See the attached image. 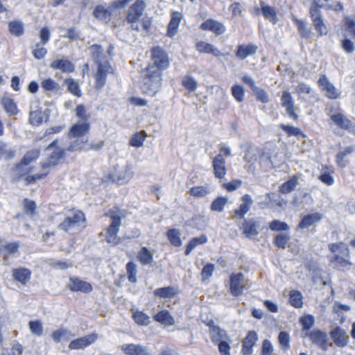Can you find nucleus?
<instances>
[{"label":"nucleus","mask_w":355,"mask_h":355,"mask_svg":"<svg viewBox=\"0 0 355 355\" xmlns=\"http://www.w3.org/2000/svg\"><path fill=\"white\" fill-rule=\"evenodd\" d=\"M146 3L143 0H137L128 9L126 17L127 22L132 30L144 31L146 33L150 29L152 21L147 16L142 17L146 8Z\"/></svg>","instance_id":"f257e3e1"},{"label":"nucleus","mask_w":355,"mask_h":355,"mask_svg":"<svg viewBox=\"0 0 355 355\" xmlns=\"http://www.w3.org/2000/svg\"><path fill=\"white\" fill-rule=\"evenodd\" d=\"M162 72L156 67H148L142 71L141 87L144 93L154 96L162 87Z\"/></svg>","instance_id":"f03ea898"},{"label":"nucleus","mask_w":355,"mask_h":355,"mask_svg":"<svg viewBox=\"0 0 355 355\" xmlns=\"http://www.w3.org/2000/svg\"><path fill=\"white\" fill-rule=\"evenodd\" d=\"M260 151L259 162L266 168H272L280 164L279 150L275 144L268 143Z\"/></svg>","instance_id":"7ed1b4c3"},{"label":"nucleus","mask_w":355,"mask_h":355,"mask_svg":"<svg viewBox=\"0 0 355 355\" xmlns=\"http://www.w3.org/2000/svg\"><path fill=\"white\" fill-rule=\"evenodd\" d=\"M85 217L80 211L74 212L72 216L67 217L62 223L58 225V228L65 232L75 234L80 232L82 228L85 227L84 224Z\"/></svg>","instance_id":"20e7f679"},{"label":"nucleus","mask_w":355,"mask_h":355,"mask_svg":"<svg viewBox=\"0 0 355 355\" xmlns=\"http://www.w3.org/2000/svg\"><path fill=\"white\" fill-rule=\"evenodd\" d=\"M134 172L130 162L121 166L114 168V172L110 175V179L113 182H117L119 184H123L129 182L133 177Z\"/></svg>","instance_id":"39448f33"},{"label":"nucleus","mask_w":355,"mask_h":355,"mask_svg":"<svg viewBox=\"0 0 355 355\" xmlns=\"http://www.w3.org/2000/svg\"><path fill=\"white\" fill-rule=\"evenodd\" d=\"M303 336L309 338L314 345L323 351H327L329 346L331 345V343H329L327 334L320 329H313L309 332H306Z\"/></svg>","instance_id":"423d86ee"},{"label":"nucleus","mask_w":355,"mask_h":355,"mask_svg":"<svg viewBox=\"0 0 355 355\" xmlns=\"http://www.w3.org/2000/svg\"><path fill=\"white\" fill-rule=\"evenodd\" d=\"M109 215L112 222L107 230L106 241L110 244L116 245L118 243L117 234L121 225V218L112 211L110 212Z\"/></svg>","instance_id":"0eeeda50"},{"label":"nucleus","mask_w":355,"mask_h":355,"mask_svg":"<svg viewBox=\"0 0 355 355\" xmlns=\"http://www.w3.org/2000/svg\"><path fill=\"white\" fill-rule=\"evenodd\" d=\"M153 64L148 67H156L160 72L166 69L169 65V59L166 52L159 46L155 47L151 51Z\"/></svg>","instance_id":"6e6552de"},{"label":"nucleus","mask_w":355,"mask_h":355,"mask_svg":"<svg viewBox=\"0 0 355 355\" xmlns=\"http://www.w3.org/2000/svg\"><path fill=\"white\" fill-rule=\"evenodd\" d=\"M113 73L114 69L110 62L98 64L95 73V88L98 90L101 89L106 84L107 75Z\"/></svg>","instance_id":"1a4fd4ad"},{"label":"nucleus","mask_w":355,"mask_h":355,"mask_svg":"<svg viewBox=\"0 0 355 355\" xmlns=\"http://www.w3.org/2000/svg\"><path fill=\"white\" fill-rule=\"evenodd\" d=\"M240 230L242 234L249 239H254L260 232L259 222L254 218L245 219Z\"/></svg>","instance_id":"9d476101"},{"label":"nucleus","mask_w":355,"mask_h":355,"mask_svg":"<svg viewBox=\"0 0 355 355\" xmlns=\"http://www.w3.org/2000/svg\"><path fill=\"white\" fill-rule=\"evenodd\" d=\"M244 275L242 272L234 273L230 276V291L234 297H239L242 295L244 289Z\"/></svg>","instance_id":"9b49d317"},{"label":"nucleus","mask_w":355,"mask_h":355,"mask_svg":"<svg viewBox=\"0 0 355 355\" xmlns=\"http://www.w3.org/2000/svg\"><path fill=\"white\" fill-rule=\"evenodd\" d=\"M331 120L339 128L355 134V123L352 122L345 115L338 112L330 116Z\"/></svg>","instance_id":"f8f14e48"},{"label":"nucleus","mask_w":355,"mask_h":355,"mask_svg":"<svg viewBox=\"0 0 355 355\" xmlns=\"http://www.w3.org/2000/svg\"><path fill=\"white\" fill-rule=\"evenodd\" d=\"M98 335L95 333H92L73 340L69 344V348L70 349H83L87 347L92 345L97 340Z\"/></svg>","instance_id":"ddd939ff"},{"label":"nucleus","mask_w":355,"mask_h":355,"mask_svg":"<svg viewBox=\"0 0 355 355\" xmlns=\"http://www.w3.org/2000/svg\"><path fill=\"white\" fill-rule=\"evenodd\" d=\"M281 103L285 108L286 114L294 120L298 119V115L295 112V102L291 93L288 91H284L281 97Z\"/></svg>","instance_id":"4468645a"},{"label":"nucleus","mask_w":355,"mask_h":355,"mask_svg":"<svg viewBox=\"0 0 355 355\" xmlns=\"http://www.w3.org/2000/svg\"><path fill=\"white\" fill-rule=\"evenodd\" d=\"M329 335L334 344L338 347H345L349 343V336L347 332L340 327L333 329L329 332Z\"/></svg>","instance_id":"2eb2a0df"},{"label":"nucleus","mask_w":355,"mask_h":355,"mask_svg":"<svg viewBox=\"0 0 355 355\" xmlns=\"http://www.w3.org/2000/svg\"><path fill=\"white\" fill-rule=\"evenodd\" d=\"M318 85L325 92L326 96L331 99H336L340 95V92L336 89L325 76H322L318 80Z\"/></svg>","instance_id":"dca6fc26"},{"label":"nucleus","mask_w":355,"mask_h":355,"mask_svg":"<svg viewBox=\"0 0 355 355\" xmlns=\"http://www.w3.org/2000/svg\"><path fill=\"white\" fill-rule=\"evenodd\" d=\"M257 340V334L254 331H250L243 340L242 353L244 355H251L253 352V347Z\"/></svg>","instance_id":"f3484780"},{"label":"nucleus","mask_w":355,"mask_h":355,"mask_svg":"<svg viewBox=\"0 0 355 355\" xmlns=\"http://www.w3.org/2000/svg\"><path fill=\"white\" fill-rule=\"evenodd\" d=\"M309 15L312 19L313 24L318 33L320 35H327L328 28L324 22L321 12H318L315 10L312 9V11Z\"/></svg>","instance_id":"a211bd4d"},{"label":"nucleus","mask_w":355,"mask_h":355,"mask_svg":"<svg viewBox=\"0 0 355 355\" xmlns=\"http://www.w3.org/2000/svg\"><path fill=\"white\" fill-rule=\"evenodd\" d=\"M200 28L204 31H210L214 33L216 35H220L225 32V26L223 24L218 21H216L211 19H207L204 21Z\"/></svg>","instance_id":"6ab92c4d"},{"label":"nucleus","mask_w":355,"mask_h":355,"mask_svg":"<svg viewBox=\"0 0 355 355\" xmlns=\"http://www.w3.org/2000/svg\"><path fill=\"white\" fill-rule=\"evenodd\" d=\"M65 155L64 149L56 148L52 153L44 160L41 164L43 168H48L56 166L60 159Z\"/></svg>","instance_id":"aec40b11"},{"label":"nucleus","mask_w":355,"mask_h":355,"mask_svg":"<svg viewBox=\"0 0 355 355\" xmlns=\"http://www.w3.org/2000/svg\"><path fill=\"white\" fill-rule=\"evenodd\" d=\"M214 175L216 178L222 179L226 175L225 159L222 154L217 155L212 162Z\"/></svg>","instance_id":"412c9836"},{"label":"nucleus","mask_w":355,"mask_h":355,"mask_svg":"<svg viewBox=\"0 0 355 355\" xmlns=\"http://www.w3.org/2000/svg\"><path fill=\"white\" fill-rule=\"evenodd\" d=\"M89 50L93 60L97 66H98V64H105V62H109L106 58L105 51L102 46L93 44L89 48Z\"/></svg>","instance_id":"4be33fe9"},{"label":"nucleus","mask_w":355,"mask_h":355,"mask_svg":"<svg viewBox=\"0 0 355 355\" xmlns=\"http://www.w3.org/2000/svg\"><path fill=\"white\" fill-rule=\"evenodd\" d=\"M68 287L71 291L74 292L81 291L83 293H89L92 290V287L89 283L77 277L70 278Z\"/></svg>","instance_id":"5701e85b"},{"label":"nucleus","mask_w":355,"mask_h":355,"mask_svg":"<svg viewBox=\"0 0 355 355\" xmlns=\"http://www.w3.org/2000/svg\"><path fill=\"white\" fill-rule=\"evenodd\" d=\"M209 332L211 335V339L213 343H218L223 340H230V337L227 336L226 331L224 329H220L218 326L211 324H209Z\"/></svg>","instance_id":"b1692460"},{"label":"nucleus","mask_w":355,"mask_h":355,"mask_svg":"<svg viewBox=\"0 0 355 355\" xmlns=\"http://www.w3.org/2000/svg\"><path fill=\"white\" fill-rule=\"evenodd\" d=\"M12 276L15 281L25 285L31 277V271L26 268H17L12 270Z\"/></svg>","instance_id":"393cba45"},{"label":"nucleus","mask_w":355,"mask_h":355,"mask_svg":"<svg viewBox=\"0 0 355 355\" xmlns=\"http://www.w3.org/2000/svg\"><path fill=\"white\" fill-rule=\"evenodd\" d=\"M257 49V46L253 44H241L238 46L236 55L238 58L243 60L248 56L254 55Z\"/></svg>","instance_id":"a878e982"},{"label":"nucleus","mask_w":355,"mask_h":355,"mask_svg":"<svg viewBox=\"0 0 355 355\" xmlns=\"http://www.w3.org/2000/svg\"><path fill=\"white\" fill-rule=\"evenodd\" d=\"M51 68L58 69L63 73H71L74 71V64L67 59H58L53 60L51 64Z\"/></svg>","instance_id":"bb28decb"},{"label":"nucleus","mask_w":355,"mask_h":355,"mask_svg":"<svg viewBox=\"0 0 355 355\" xmlns=\"http://www.w3.org/2000/svg\"><path fill=\"white\" fill-rule=\"evenodd\" d=\"M121 349L128 355H152L146 347L135 344H124Z\"/></svg>","instance_id":"cd10ccee"},{"label":"nucleus","mask_w":355,"mask_h":355,"mask_svg":"<svg viewBox=\"0 0 355 355\" xmlns=\"http://www.w3.org/2000/svg\"><path fill=\"white\" fill-rule=\"evenodd\" d=\"M182 15L180 12H173L168 26L167 35L173 37L178 33V26L182 20Z\"/></svg>","instance_id":"c85d7f7f"},{"label":"nucleus","mask_w":355,"mask_h":355,"mask_svg":"<svg viewBox=\"0 0 355 355\" xmlns=\"http://www.w3.org/2000/svg\"><path fill=\"white\" fill-rule=\"evenodd\" d=\"M243 203L240 205L238 209L235 210V216L240 218H243L245 214L249 211L251 205L253 203L252 197L248 194H245L242 198Z\"/></svg>","instance_id":"c756f323"},{"label":"nucleus","mask_w":355,"mask_h":355,"mask_svg":"<svg viewBox=\"0 0 355 355\" xmlns=\"http://www.w3.org/2000/svg\"><path fill=\"white\" fill-rule=\"evenodd\" d=\"M293 20L296 25L300 35L305 39H309L311 36L312 32L311 28L308 25V23L305 20L298 19L295 16L293 17Z\"/></svg>","instance_id":"7c9ffc66"},{"label":"nucleus","mask_w":355,"mask_h":355,"mask_svg":"<svg viewBox=\"0 0 355 355\" xmlns=\"http://www.w3.org/2000/svg\"><path fill=\"white\" fill-rule=\"evenodd\" d=\"M260 4L263 16L273 24H276L278 21V19L275 9L273 7L267 5L262 1Z\"/></svg>","instance_id":"2f4dec72"},{"label":"nucleus","mask_w":355,"mask_h":355,"mask_svg":"<svg viewBox=\"0 0 355 355\" xmlns=\"http://www.w3.org/2000/svg\"><path fill=\"white\" fill-rule=\"evenodd\" d=\"M196 49L200 53H211L216 57L221 56L220 51L214 45L205 42H199L196 44Z\"/></svg>","instance_id":"473e14b6"},{"label":"nucleus","mask_w":355,"mask_h":355,"mask_svg":"<svg viewBox=\"0 0 355 355\" xmlns=\"http://www.w3.org/2000/svg\"><path fill=\"white\" fill-rule=\"evenodd\" d=\"M89 130V124L85 121L73 125L69 132V137H80L86 134Z\"/></svg>","instance_id":"72a5a7b5"},{"label":"nucleus","mask_w":355,"mask_h":355,"mask_svg":"<svg viewBox=\"0 0 355 355\" xmlns=\"http://www.w3.org/2000/svg\"><path fill=\"white\" fill-rule=\"evenodd\" d=\"M322 218V215L320 213H313L304 216L300 223H299V228L305 229L315 223L320 221Z\"/></svg>","instance_id":"f704fd0d"},{"label":"nucleus","mask_w":355,"mask_h":355,"mask_svg":"<svg viewBox=\"0 0 355 355\" xmlns=\"http://www.w3.org/2000/svg\"><path fill=\"white\" fill-rule=\"evenodd\" d=\"M40 151L38 149H33L28 151L20 163L17 164V169H20L24 166H28L32 162L36 160L40 156Z\"/></svg>","instance_id":"c9c22d12"},{"label":"nucleus","mask_w":355,"mask_h":355,"mask_svg":"<svg viewBox=\"0 0 355 355\" xmlns=\"http://www.w3.org/2000/svg\"><path fill=\"white\" fill-rule=\"evenodd\" d=\"M8 31L15 37H20L24 33V24L20 20H13L8 24Z\"/></svg>","instance_id":"e433bc0d"},{"label":"nucleus","mask_w":355,"mask_h":355,"mask_svg":"<svg viewBox=\"0 0 355 355\" xmlns=\"http://www.w3.org/2000/svg\"><path fill=\"white\" fill-rule=\"evenodd\" d=\"M155 320L167 326L173 325L175 320L167 310H162L154 316Z\"/></svg>","instance_id":"4c0bfd02"},{"label":"nucleus","mask_w":355,"mask_h":355,"mask_svg":"<svg viewBox=\"0 0 355 355\" xmlns=\"http://www.w3.org/2000/svg\"><path fill=\"white\" fill-rule=\"evenodd\" d=\"M298 184V178L295 175L282 184L279 189L280 193L287 194L295 189Z\"/></svg>","instance_id":"58836bf2"},{"label":"nucleus","mask_w":355,"mask_h":355,"mask_svg":"<svg viewBox=\"0 0 355 355\" xmlns=\"http://www.w3.org/2000/svg\"><path fill=\"white\" fill-rule=\"evenodd\" d=\"M207 242V237L202 234L199 237L193 238L187 244L185 254L187 256L189 255L192 250L196 248L198 245L205 244Z\"/></svg>","instance_id":"ea45409f"},{"label":"nucleus","mask_w":355,"mask_h":355,"mask_svg":"<svg viewBox=\"0 0 355 355\" xmlns=\"http://www.w3.org/2000/svg\"><path fill=\"white\" fill-rule=\"evenodd\" d=\"M1 103L4 110L9 115L14 116L18 113L19 111L17 105L13 99L8 97L3 98L1 100Z\"/></svg>","instance_id":"a19ab883"},{"label":"nucleus","mask_w":355,"mask_h":355,"mask_svg":"<svg viewBox=\"0 0 355 355\" xmlns=\"http://www.w3.org/2000/svg\"><path fill=\"white\" fill-rule=\"evenodd\" d=\"M166 236L171 244L175 247H180L182 245L181 240V233L177 229H170L166 232Z\"/></svg>","instance_id":"79ce46f5"},{"label":"nucleus","mask_w":355,"mask_h":355,"mask_svg":"<svg viewBox=\"0 0 355 355\" xmlns=\"http://www.w3.org/2000/svg\"><path fill=\"white\" fill-rule=\"evenodd\" d=\"M138 259L142 265H150L153 261V255L146 247H143L139 252Z\"/></svg>","instance_id":"37998d69"},{"label":"nucleus","mask_w":355,"mask_h":355,"mask_svg":"<svg viewBox=\"0 0 355 355\" xmlns=\"http://www.w3.org/2000/svg\"><path fill=\"white\" fill-rule=\"evenodd\" d=\"M175 294V288L173 286L159 288L154 291V295L160 298H171L174 297Z\"/></svg>","instance_id":"c03bdc74"},{"label":"nucleus","mask_w":355,"mask_h":355,"mask_svg":"<svg viewBox=\"0 0 355 355\" xmlns=\"http://www.w3.org/2000/svg\"><path fill=\"white\" fill-rule=\"evenodd\" d=\"M72 336H73V335L70 331L63 328L54 331L51 334L52 339L57 343H60L61 339L68 340Z\"/></svg>","instance_id":"a18cd8bd"},{"label":"nucleus","mask_w":355,"mask_h":355,"mask_svg":"<svg viewBox=\"0 0 355 355\" xmlns=\"http://www.w3.org/2000/svg\"><path fill=\"white\" fill-rule=\"evenodd\" d=\"M290 304L295 308H301L303 305V297L300 292L291 291L289 296Z\"/></svg>","instance_id":"49530a36"},{"label":"nucleus","mask_w":355,"mask_h":355,"mask_svg":"<svg viewBox=\"0 0 355 355\" xmlns=\"http://www.w3.org/2000/svg\"><path fill=\"white\" fill-rule=\"evenodd\" d=\"M44 113L42 110H35L30 112L29 114V121L33 125H40L44 121Z\"/></svg>","instance_id":"de8ad7c7"},{"label":"nucleus","mask_w":355,"mask_h":355,"mask_svg":"<svg viewBox=\"0 0 355 355\" xmlns=\"http://www.w3.org/2000/svg\"><path fill=\"white\" fill-rule=\"evenodd\" d=\"M28 328L31 332L36 336H42L44 333L42 323L40 320H31L28 322Z\"/></svg>","instance_id":"09e8293b"},{"label":"nucleus","mask_w":355,"mask_h":355,"mask_svg":"<svg viewBox=\"0 0 355 355\" xmlns=\"http://www.w3.org/2000/svg\"><path fill=\"white\" fill-rule=\"evenodd\" d=\"M132 318L139 325L146 326L150 323V317L141 311L134 312Z\"/></svg>","instance_id":"8fccbe9b"},{"label":"nucleus","mask_w":355,"mask_h":355,"mask_svg":"<svg viewBox=\"0 0 355 355\" xmlns=\"http://www.w3.org/2000/svg\"><path fill=\"white\" fill-rule=\"evenodd\" d=\"M189 193L191 196L202 198L209 193L210 189L207 186L193 187L189 189Z\"/></svg>","instance_id":"3c124183"},{"label":"nucleus","mask_w":355,"mask_h":355,"mask_svg":"<svg viewBox=\"0 0 355 355\" xmlns=\"http://www.w3.org/2000/svg\"><path fill=\"white\" fill-rule=\"evenodd\" d=\"M232 94L239 103H242L245 97V89L241 85H234L232 87Z\"/></svg>","instance_id":"603ef678"},{"label":"nucleus","mask_w":355,"mask_h":355,"mask_svg":"<svg viewBox=\"0 0 355 355\" xmlns=\"http://www.w3.org/2000/svg\"><path fill=\"white\" fill-rule=\"evenodd\" d=\"M67 85L68 90L74 96L80 97L81 96V91L77 81L73 78H67L64 80Z\"/></svg>","instance_id":"864d4df0"},{"label":"nucleus","mask_w":355,"mask_h":355,"mask_svg":"<svg viewBox=\"0 0 355 355\" xmlns=\"http://www.w3.org/2000/svg\"><path fill=\"white\" fill-rule=\"evenodd\" d=\"M300 322L302 325V331L309 332V331L313 327L315 323L314 317L311 315H306L300 318Z\"/></svg>","instance_id":"5fc2aeb1"},{"label":"nucleus","mask_w":355,"mask_h":355,"mask_svg":"<svg viewBox=\"0 0 355 355\" xmlns=\"http://www.w3.org/2000/svg\"><path fill=\"white\" fill-rule=\"evenodd\" d=\"M93 15L99 20H104L108 19L110 17L111 13L104 6L99 5L94 8Z\"/></svg>","instance_id":"6e6d98bb"},{"label":"nucleus","mask_w":355,"mask_h":355,"mask_svg":"<svg viewBox=\"0 0 355 355\" xmlns=\"http://www.w3.org/2000/svg\"><path fill=\"white\" fill-rule=\"evenodd\" d=\"M329 0H312V3L309 8V13L312 11V9L315 10L318 12H321L320 8H331V5L328 3Z\"/></svg>","instance_id":"4d7b16f0"},{"label":"nucleus","mask_w":355,"mask_h":355,"mask_svg":"<svg viewBox=\"0 0 355 355\" xmlns=\"http://www.w3.org/2000/svg\"><path fill=\"white\" fill-rule=\"evenodd\" d=\"M146 135L144 132H137L132 135L130 140V145L134 147H141L143 146Z\"/></svg>","instance_id":"13d9d810"},{"label":"nucleus","mask_w":355,"mask_h":355,"mask_svg":"<svg viewBox=\"0 0 355 355\" xmlns=\"http://www.w3.org/2000/svg\"><path fill=\"white\" fill-rule=\"evenodd\" d=\"M128 279L131 283L137 282V266L132 261H129L126 265Z\"/></svg>","instance_id":"bf43d9fd"},{"label":"nucleus","mask_w":355,"mask_h":355,"mask_svg":"<svg viewBox=\"0 0 355 355\" xmlns=\"http://www.w3.org/2000/svg\"><path fill=\"white\" fill-rule=\"evenodd\" d=\"M290 239L288 233L279 234L274 239V244L278 248H285Z\"/></svg>","instance_id":"052dcab7"},{"label":"nucleus","mask_w":355,"mask_h":355,"mask_svg":"<svg viewBox=\"0 0 355 355\" xmlns=\"http://www.w3.org/2000/svg\"><path fill=\"white\" fill-rule=\"evenodd\" d=\"M182 85L189 92H194L198 87V82L190 76H184L182 80Z\"/></svg>","instance_id":"680f3d73"},{"label":"nucleus","mask_w":355,"mask_h":355,"mask_svg":"<svg viewBox=\"0 0 355 355\" xmlns=\"http://www.w3.org/2000/svg\"><path fill=\"white\" fill-rule=\"evenodd\" d=\"M227 198L225 197H218L216 198L211 205V209L214 211H222L224 206L227 202Z\"/></svg>","instance_id":"e2e57ef3"},{"label":"nucleus","mask_w":355,"mask_h":355,"mask_svg":"<svg viewBox=\"0 0 355 355\" xmlns=\"http://www.w3.org/2000/svg\"><path fill=\"white\" fill-rule=\"evenodd\" d=\"M329 250L332 252H339L340 254H343L344 255H347L349 254V248L347 246L343 243H330L329 245Z\"/></svg>","instance_id":"0e129e2a"},{"label":"nucleus","mask_w":355,"mask_h":355,"mask_svg":"<svg viewBox=\"0 0 355 355\" xmlns=\"http://www.w3.org/2000/svg\"><path fill=\"white\" fill-rule=\"evenodd\" d=\"M252 92L258 101H260L263 103H267L269 102L268 95L263 89L257 87L252 90Z\"/></svg>","instance_id":"69168bd1"},{"label":"nucleus","mask_w":355,"mask_h":355,"mask_svg":"<svg viewBox=\"0 0 355 355\" xmlns=\"http://www.w3.org/2000/svg\"><path fill=\"white\" fill-rule=\"evenodd\" d=\"M278 340L281 348L284 350H287L290 347V336L286 331H280L278 336Z\"/></svg>","instance_id":"338daca9"},{"label":"nucleus","mask_w":355,"mask_h":355,"mask_svg":"<svg viewBox=\"0 0 355 355\" xmlns=\"http://www.w3.org/2000/svg\"><path fill=\"white\" fill-rule=\"evenodd\" d=\"M270 229L275 232L287 231L289 230V226L285 222L279 220H274L270 223Z\"/></svg>","instance_id":"774afa93"}]
</instances>
